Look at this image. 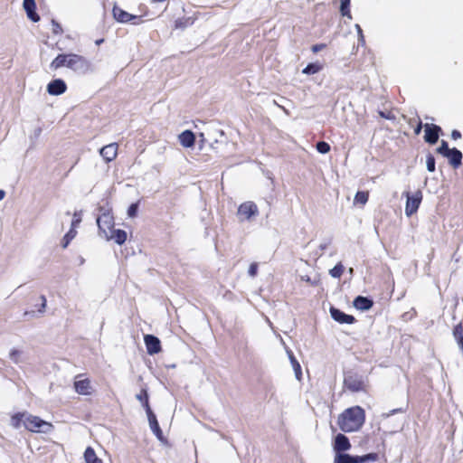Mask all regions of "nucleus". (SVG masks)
Returning <instances> with one entry per match:
<instances>
[{"instance_id":"41","label":"nucleus","mask_w":463,"mask_h":463,"mask_svg":"<svg viewBox=\"0 0 463 463\" xmlns=\"http://www.w3.org/2000/svg\"><path fill=\"white\" fill-rule=\"evenodd\" d=\"M249 275L251 277H255L258 273V263L253 262L249 267Z\"/></svg>"},{"instance_id":"8","label":"nucleus","mask_w":463,"mask_h":463,"mask_svg":"<svg viewBox=\"0 0 463 463\" xmlns=\"http://www.w3.org/2000/svg\"><path fill=\"white\" fill-rule=\"evenodd\" d=\"M84 374L80 373L75 376L73 387L75 392L80 395H91L94 392L91 382L89 378L82 377Z\"/></svg>"},{"instance_id":"14","label":"nucleus","mask_w":463,"mask_h":463,"mask_svg":"<svg viewBox=\"0 0 463 463\" xmlns=\"http://www.w3.org/2000/svg\"><path fill=\"white\" fill-rule=\"evenodd\" d=\"M66 90L67 85L61 79L53 80L47 85L48 93L54 96L63 94Z\"/></svg>"},{"instance_id":"24","label":"nucleus","mask_w":463,"mask_h":463,"mask_svg":"<svg viewBox=\"0 0 463 463\" xmlns=\"http://www.w3.org/2000/svg\"><path fill=\"white\" fill-rule=\"evenodd\" d=\"M335 463H359L358 456L353 457L345 453H338L335 457Z\"/></svg>"},{"instance_id":"10","label":"nucleus","mask_w":463,"mask_h":463,"mask_svg":"<svg viewBox=\"0 0 463 463\" xmlns=\"http://www.w3.org/2000/svg\"><path fill=\"white\" fill-rule=\"evenodd\" d=\"M424 132L425 142L434 145L438 142L439 135L442 134V129L438 125L426 123L424 125Z\"/></svg>"},{"instance_id":"31","label":"nucleus","mask_w":463,"mask_h":463,"mask_svg":"<svg viewBox=\"0 0 463 463\" xmlns=\"http://www.w3.org/2000/svg\"><path fill=\"white\" fill-rule=\"evenodd\" d=\"M345 268L341 262L337 263L333 269L329 270V274L333 278L339 279L344 273Z\"/></svg>"},{"instance_id":"43","label":"nucleus","mask_w":463,"mask_h":463,"mask_svg":"<svg viewBox=\"0 0 463 463\" xmlns=\"http://www.w3.org/2000/svg\"><path fill=\"white\" fill-rule=\"evenodd\" d=\"M187 21H188V19H187V20H185L184 22L182 19H178V20H176V21H175V27H176V28H179V27H180V28H184V27H185V26H186V22H187Z\"/></svg>"},{"instance_id":"39","label":"nucleus","mask_w":463,"mask_h":463,"mask_svg":"<svg viewBox=\"0 0 463 463\" xmlns=\"http://www.w3.org/2000/svg\"><path fill=\"white\" fill-rule=\"evenodd\" d=\"M80 222H81V215H80V213H74L73 218H72V221H71V229L74 228L76 230Z\"/></svg>"},{"instance_id":"2","label":"nucleus","mask_w":463,"mask_h":463,"mask_svg":"<svg viewBox=\"0 0 463 463\" xmlns=\"http://www.w3.org/2000/svg\"><path fill=\"white\" fill-rule=\"evenodd\" d=\"M365 420L364 410L360 406L346 409L338 418V425L345 432L358 430Z\"/></svg>"},{"instance_id":"30","label":"nucleus","mask_w":463,"mask_h":463,"mask_svg":"<svg viewBox=\"0 0 463 463\" xmlns=\"http://www.w3.org/2000/svg\"><path fill=\"white\" fill-rule=\"evenodd\" d=\"M350 1L351 0H340V2H341L340 13L343 16H347L349 18H352L351 12H350Z\"/></svg>"},{"instance_id":"19","label":"nucleus","mask_w":463,"mask_h":463,"mask_svg":"<svg viewBox=\"0 0 463 463\" xmlns=\"http://www.w3.org/2000/svg\"><path fill=\"white\" fill-rule=\"evenodd\" d=\"M127 232L124 230L113 229L112 232L107 236L106 240H113L118 245H122L127 241Z\"/></svg>"},{"instance_id":"1","label":"nucleus","mask_w":463,"mask_h":463,"mask_svg":"<svg viewBox=\"0 0 463 463\" xmlns=\"http://www.w3.org/2000/svg\"><path fill=\"white\" fill-rule=\"evenodd\" d=\"M50 67L53 71L61 67H67L75 72L86 73L90 70V62L82 55L76 53H61L51 62Z\"/></svg>"},{"instance_id":"33","label":"nucleus","mask_w":463,"mask_h":463,"mask_svg":"<svg viewBox=\"0 0 463 463\" xmlns=\"http://www.w3.org/2000/svg\"><path fill=\"white\" fill-rule=\"evenodd\" d=\"M378 459L377 453H369L364 456H358L359 463H366L368 461H375Z\"/></svg>"},{"instance_id":"45","label":"nucleus","mask_w":463,"mask_h":463,"mask_svg":"<svg viewBox=\"0 0 463 463\" xmlns=\"http://www.w3.org/2000/svg\"><path fill=\"white\" fill-rule=\"evenodd\" d=\"M41 299H42V307H43V309H44L46 307V298L44 296H42Z\"/></svg>"},{"instance_id":"28","label":"nucleus","mask_w":463,"mask_h":463,"mask_svg":"<svg viewBox=\"0 0 463 463\" xmlns=\"http://www.w3.org/2000/svg\"><path fill=\"white\" fill-rule=\"evenodd\" d=\"M77 235V230L70 229L69 232L63 236L61 240V247L63 249H66L70 242L76 237Z\"/></svg>"},{"instance_id":"12","label":"nucleus","mask_w":463,"mask_h":463,"mask_svg":"<svg viewBox=\"0 0 463 463\" xmlns=\"http://www.w3.org/2000/svg\"><path fill=\"white\" fill-rule=\"evenodd\" d=\"M144 342L147 354L153 355L162 351L161 342L158 337L153 335H145Z\"/></svg>"},{"instance_id":"17","label":"nucleus","mask_w":463,"mask_h":463,"mask_svg":"<svg viewBox=\"0 0 463 463\" xmlns=\"http://www.w3.org/2000/svg\"><path fill=\"white\" fill-rule=\"evenodd\" d=\"M146 414H147V418H148V421H149V425H150L151 430H153L155 435L159 439H162L163 432H162V430H161V428L159 426V423L157 421V419H156L155 413L153 412V411H150L146 412Z\"/></svg>"},{"instance_id":"3","label":"nucleus","mask_w":463,"mask_h":463,"mask_svg":"<svg viewBox=\"0 0 463 463\" xmlns=\"http://www.w3.org/2000/svg\"><path fill=\"white\" fill-rule=\"evenodd\" d=\"M259 214V208L252 201H247L239 205L237 217L240 222L250 221Z\"/></svg>"},{"instance_id":"38","label":"nucleus","mask_w":463,"mask_h":463,"mask_svg":"<svg viewBox=\"0 0 463 463\" xmlns=\"http://www.w3.org/2000/svg\"><path fill=\"white\" fill-rule=\"evenodd\" d=\"M137 210H138V203H131L128 209V215L132 218L136 217L137 213Z\"/></svg>"},{"instance_id":"23","label":"nucleus","mask_w":463,"mask_h":463,"mask_svg":"<svg viewBox=\"0 0 463 463\" xmlns=\"http://www.w3.org/2000/svg\"><path fill=\"white\" fill-rule=\"evenodd\" d=\"M84 459L86 463H103L96 455L95 450L91 447H88L84 452Z\"/></svg>"},{"instance_id":"26","label":"nucleus","mask_w":463,"mask_h":463,"mask_svg":"<svg viewBox=\"0 0 463 463\" xmlns=\"http://www.w3.org/2000/svg\"><path fill=\"white\" fill-rule=\"evenodd\" d=\"M26 415H27L26 412L14 413L11 417V425L15 429L20 428L22 423L24 424V420Z\"/></svg>"},{"instance_id":"21","label":"nucleus","mask_w":463,"mask_h":463,"mask_svg":"<svg viewBox=\"0 0 463 463\" xmlns=\"http://www.w3.org/2000/svg\"><path fill=\"white\" fill-rule=\"evenodd\" d=\"M373 305V300L368 298L358 296L354 300V306L359 310H369Z\"/></svg>"},{"instance_id":"11","label":"nucleus","mask_w":463,"mask_h":463,"mask_svg":"<svg viewBox=\"0 0 463 463\" xmlns=\"http://www.w3.org/2000/svg\"><path fill=\"white\" fill-rule=\"evenodd\" d=\"M118 144L116 142L104 146L99 150V155L106 163H110L118 156Z\"/></svg>"},{"instance_id":"7","label":"nucleus","mask_w":463,"mask_h":463,"mask_svg":"<svg viewBox=\"0 0 463 463\" xmlns=\"http://www.w3.org/2000/svg\"><path fill=\"white\" fill-rule=\"evenodd\" d=\"M99 235L105 239L114 229V217L109 213H103L97 219Z\"/></svg>"},{"instance_id":"46","label":"nucleus","mask_w":463,"mask_h":463,"mask_svg":"<svg viewBox=\"0 0 463 463\" xmlns=\"http://www.w3.org/2000/svg\"><path fill=\"white\" fill-rule=\"evenodd\" d=\"M5 193L3 190H0V200L5 197Z\"/></svg>"},{"instance_id":"32","label":"nucleus","mask_w":463,"mask_h":463,"mask_svg":"<svg viewBox=\"0 0 463 463\" xmlns=\"http://www.w3.org/2000/svg\"><path fill=\"white\" fill-rule=\"evenodd\" d=\"M451 148L449 147L448 142L445 140H441L440 146L437 147L436 152L443 156H447Z\"/></svg>"},{"instance_id":"6","label":"nucleus","mask_w":463,"mask_h":463,"mask_svg":"<svg viewBox=\"0 0 463 463\" xmlns=\"http://www.w3.org/2000/svg\"><path fill=\"white\" fill-rule=\"evenodd\" d=\"M404 195L407 198L405 213L407 216H411L418 211L421 203L423 198L422 193L421 191L418 190L412 195L409 192L405 193Z\"/></svg>"},{"instance_id":"36","label":"nucleus","mask_w":463,"mask_h":463,"mask_svg":"<svg viewBox=\"0 0 463 463\" xmlns=\"http://www.w3.org/2000/svg\"><path fill=\"white\" fill-rule=\"evenodd\" d=\"M290 361H291V364L293 365V368H294V371L296 373V375L298 378H299V376L301 375V366L299 364V363L297 361V359L294 357V355H290Z\"/></svg>"},{"instance_id":"37","label":"nucleus","mask_w":463,"mask_h":463,"mask_svg":"<svg viewBox=\"0 0 463 463\" xmlns=\"http://www.w3.org/2000/svg\"><path fill=\"white\" fill-rule=\"evenodd\" d=\"M52 33L53 34H61L63 33V29L61 25L55 20H52Z\"/></svg>"},{"instance_id":"15","label":"nucleus","mask_w":463,"mask_h":463,"mask_svg":"<svg viewBox=\"0 0 463 463\" xmlns=\"http://www.w3.org/2000/svg\"><path fill=\"white\" fill-rule=\"evenodd\" d=\"M351 443L348 438L344 434H337L335 438L334 449L338 453L350 449Z\"/></svg>"},{"instance_id":"44","label":"nucleus","mask_w":463,"mask_h":463,"mask_svg":"<svg viewBox=\"0 0 463 463\" xmlns=\"http://www.w3.org/2000/svg\"><path fill=\"white\" fill-rule=\"evenodd\" d=\"M451 137L454 139V140H457V139H459L461 137V133L457 130V129H454L452 130L451 132Z\"/></svg>"},{"instance_id":"4","label":"nucleus","mask_w":463,"mask_h":463,"mask_svg":"<svg viewBox=\"0 0 463 463\" xmlns=\"http://www.w3.org/2000/svg\"><path fill=\"white\" fill-rule=\"evenodd\" d=\"M364 379L356 373H348L344 378V387L352 392L365 391Z\"/></svg>"},{"instance_id":"27","label":"nucleus","mask_w":463,"mask_h":463,"mask_svg":"<svg viewBox=\"0 0 463 463\" xmlns=\"http://www.w3.org/2000/svg\"><path fill=\"white\" fill-rule=\"evenodd\" d=\"M408 124L413 128L414 134L419 135L421 132L422 128H424V125L421 122V119L417 118H412L408 120Z\"/></svg>"},{"instance_id":"22","label":"nucleus","mask_w":463,"mask_h":463,"mask_svg":"<svg viewBox=\"0 0 463 463\" xmlns=\"http://www.w3.org/2000/svg\"><path fill=\"white\" fill-rule=\"evenodd\" d=\"M136 397L142 403L146 412L152 411L149 404L148 393L146 388H142Z\"/></svg>"},{"instance_id":"40","label":"nucleus","mask_w":463,"mask_h":463,"mask_svg":"<svg viewBox=\"0 0 463 463\" xmlns=\"http://www.w3.org/2000/svg\"><path fill=\"white\" fill-rule=\"evenodd\" d=\"M326 43H317L311 46V51L313 53H317L318 52L326 49Z\"/></svg>"},{"instance_id":"29","label":"nucleus","mask_w":463,"mask_h":463,"mask_svg":"<svg viewBox=\"0 0 463 463\" xmlns=\"http://www.w3.org/2000/svg\"><path fill=\"white\" fill-rule=\"evenodd\" d=\"M369 199L368 191H358L354 195V203L364 205Z\"/></svg>"},{"instance_id":"9","label":"nucleus","mask_w":463,"mask_h":463,"mask_svg":"<svg viewBox=\"0 0 463 463\" xmlns=\"http://www.w3.org/2000/svg\"><path fill=\"white\" fill-rule=\"evenodd\" d=\"M112 14L113 17L119 23H132L133 24H139L142 22L140 16L131 14L117 5L113 7Z\"/></svg>"},{"instance_id":"25","label":"nucleus","mask_w":463,"mask_h":463,"mask_svg":"<svg viewBox=\"0 0 463 463\" xmlns=\"http://www.w3.org/2000/svg\"><path fill=\"white\" fill-rule=\"evenodd\" d=\"M322 70L323 64L320 62H311L302 70V73L306 75H313L318 73Z\"/></svg>"},{"instance_id":"18","label":"nucleus","mask_w":463,"mask_h":463,"mask_svg":"<svg viewBox=\"0 0 463 463\" xmlns=\"http://www.w3.org/2000/svg\"><path fill=\"white\" fill-rule=\"evenodd\" d=\"M449 159V164L454 167L458 168L462 163V153L457 148H451L449 153L445 156Z\"/></svg>"},{"instance_id":"5","label":"nucleus","mask_w":463,"mask_h":463,"mask_svg":"<svg viewBox=\"0 0 463 463\" xmlns=\"http://www.w3.org/2000/svg\"><path fill=\"white\" fill-rule=\"evenodd\" d=\"M24 428L31 432H40L43 427L52 428V423L42 420L38 416L27 414L24 420Z\"/></svg>"},{"instance_id":"42","label":"nucleus","mask_w":463,"mask_h":463,"mask_svg":"<svg viewBox=\"0 0 463 463\" xmlns=\"http://www.w3.org/2000/svg\"><path fill=\"white\" fill-rule=\"evenodd\" d=\"M21 354V352L19 350L14 349L10 352V358L14 362L18 363V358Z\"/></svg>"},{"instance_id":"16","label":"nucleus","mask_w":463,"mask_h":463,"mask_svg":"<svg viewBox=\"0 0 463 463\" xmlns=\"http://www.w3.org/2000/svg\"><path fill=\"white\" fill-rule=\"evenodd\" d=\"M23 5L28 17L32 21L38 22L40 20V16L36 13V4L34 0H24Z\"/></svg>"},{"instance_id":"13","label":"nucleus","mask_w":463,"mask_h":463,"mask_svg":"<svg viewBox=\"0 0 463 463\" xmlns=\"http://www.w3.org/2000/svg\"><path fill=\"white\" fill-rule=\"evenodd\" d=\"M330 314H331V317H333V319L340 324H349L350 325V324H354L356 321V319L354 316L347 315L335 307L330 308Z\"/></svg>"},{"instance_id":"20","label":"nucleus","mask_w":463,"mask_h":463,"mask_svg":"<svg viewBox=\"0 0 463 463\" xmlns=\"http://www.w3.org/2000/svg\"><path fill=\"white\" fill-rule=\"evenodd\" d=\"M180 143L184 147H191L194 145L195 136L191 130H184L179 136Z\"/></svg>"},{"instance_id":"35","label":"nucleus","mask_w":463,"mask_h":463,"mask_svg":"<svg viewBox=\"0 0 463 463\" xmlns=\"http://www.w3.org/2000/svg\"><path fill=\"white\" fill-rule=\"evenodd\" d=\"M426 164H427V169L429 172H434L436 167H435V158L433 156V155L431 154H428L427 156H426Z\"/></svg>"},{"instance_id":"34","label":"nucleus","mask_w":463,"mask_h":463,"mask_svg":"<svg viewBox=\"0 0 463 463\" xmlns=\"http://www.w3.org/2000/svg\"><path fill=\"white\" fill-rule=\"evenodd\" d=\"M316 147L321 154H326L330 151V145L325 141L317 142Z\"/></svg>"}]
</instances>
